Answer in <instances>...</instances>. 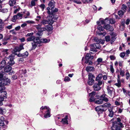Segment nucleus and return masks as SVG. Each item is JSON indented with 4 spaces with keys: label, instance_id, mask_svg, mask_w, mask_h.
Here are the masks:
<instances>
[{
    "label": "nucleus",
    "instance_id": "obj_1",
    "mask_svg": "<svg viewBox=\"0 0 130 130\" xmlns=\"http://www.w3.org/2000/svg\"><path fill=\"white\" fill-rule=\"evenodd\" d=\"M38 39V37H35V36H31L27 38V41H33L31 43L32 49L34 50L37 47Z\"/></svg>",
    "mask_w": 130,
    "mask_h": 130
},
{
    "label": "nucleus",
    "instance_id": "obj_2",
    "mask_svg": "<svg viewBox=\"0 0 130 130\" xmlns=\"http://www.w3.org/2000/svg\"><path fill=\"white\" fill-rule=\"evenodd\" d=\"M40 109L42 110L44 112V117L48 118L50 117V108L46 106H42L40 108Z\"/></svg>",
    "mask_w": 130,
    "mask_h": 130
},
{
    "label": "nucleus",
    "instance_id": "obj_3",
    "mask_svg": "<svg viewBox=\"0 0 130 130\" xmlns=\"http://www.w3.org/2000/svg\"><path fill=\"white\" fill-rule=\"evenodd\" d=\"M124 127L122 123L121 122L117 123L113 122L112 126L111 127V130H121L122 128Z\"/></svg>",
    "mask_w": 130,
    "mask_h": 130
},
{
    "label": "nucleus",
    "instance_id": "obj_4",
    "mask_svg": "<svg viewBox=\"0 0 130 130\" xmlns=\"http://www.w3.org/2000/svg\"><path fill=\"white\" fill-rule=\"evenodd\" d=\"M47 13L48 14L49 17L54 16L55 13L58 11V9L54 7L51 8V9L50 7H48L47 8Z\"/></svg>",
    "mask_w": 130,
    "mask_h": 130
},
{
    "label": "nucleus",
    "instance_id": "obj_5",
    "mask_svg": "<svg viewBox=\"0 0 130 130\" xmlns=\"http://www.w3.org/2000/svg\"><path fill=\"white\" fill-rule=\"evenodd\" d=\"M88 79L87 83L90 85H92L94 83V80L93 79L95 77L93 74L91 73H89L88 75Z\"/></svg>",
    "mask_w": 130,
    "mask_h": 130
},
{
    "label": "nucleus",
    "instance_id": "obj_6",
    "mask_svg": "<svg viewBox=\"0 0 130 130\" xmlns=\"http://www.w3.org/2000/svg\"><path fill=\"white\" fill-rule=\"evenodd\" d=\"M38 40H37V47L39 44L41 43H46L49 42L50 40L49 39H47L46 38L40 39V38L38 37Z\"/></svg>",
    "mask_w": 130,
    "mask_h": 130
},
{
    "label": "nucleus",
    "instance_id": "obj_7",
    "mask_svg": "<svg viewBox=\"0 0 130 130\" xmlns=\"http://www.w3.org/2000/svg\"><path fill=\"white\" fill-rule=\"evenodd\" d=\"M93 58V56H91L89 53H87L86 54L85 57V62L87 63L89 61H91Z\"/></svg>",
    "mask_w": 130,
    "mask_h": 130
},
{
    "label": "nucleus",
    "instance_id": "obj_8",
    "mask_svg": "<svg viewBox=\"0 0 130 130\" xmlns=\"http://www.w3.org/2000/svg\"><path fill=\"white\" fill-rule=\"evenodd\" d=\"M14 58V56L12 54L10 55L8 57V59L9 60L8 62V63L11 66L13 65L14 63V61H13Z\"/></svg>",
    "mask_w": 130,
    "mask_h": 130
},
{
    "label": "nucleus",
    "instance_id": "obj_9",
    "mask_svg": "<svg viewBox=\"0 0 130 130\" xmlns=\"http://www.w3.org/2000/svg\"><path fill=\"white\" fill-rule=\"evenodd\" d=\"M24 49L23 47V45L21 44L19 46H17L15 47L13 49V51L14 52V54L17 55L16 52H20L21 50Z\"/></svg>",
    "mask_w": 130,
    "mask_h": 130
},
{
    "label": "nucleus",
    "instance_id": "obj_10",
    "mask_svg": "<svg viewBox=\"0 0 130 130\" xmlns=\"http://www.w3.org/2000/svg\"><path fill=\"white\" fill-rule=\"evenodd\" d=\"M4 71L6 72H9V74H11L13 73V71L12 70V67L9 65L6 66L4 68Z\"/></svg>",
    "mask_w": 130,
    "mask_h": 130
},
{
    "label": "nucleus",
    "instance_id": "obj_11",
    "mask_svg": "<svg viewBox=\"0 0 130 130\" xmlns=\"http://www.w3.org/2000/svg\"><path fill=\"white\" fill-rule=\"evenodd\" d=\"M96 110L99 113H102L103 111H105L106 109L104 108V109L102 105L98 106L95 108Z\"/></svg>",
    "mask_w": 130,
    "mask_h": 130
},
{
    "label": "nucleus",
    "instance_id": "obj_12",
    "mask_svg": "<svg viewBox=\"0 0 130 130\" xmlns=\"http://www.w3.org/2000/svg\"><path fill=\"white\" fill-rule=\"evenodd\" d=\"M106 89L108 93L110 96H111L114 92L115 91V89L112 87L107 86Z\"/></svg>",
    "mask_w": 130,
    "mask_h": 130
},
{
    "label": "nucleus",
    "instance_id": "obj_13",
    "mask_svg": "<svg viewBox=\"0 0 130 130\" xmlns=\"http://www.w3.org/2000/svg\"><path fill=\"white\" fill-rule=\"evenodd\" d=\"M4 85H9L10 83V79L8 78H5L2 79Z\"/></svg>",
    "mask_w": 130,
    "mask_h": 130
},
{
    "label": "nucleus",
    "instance_id": "obj_14",
    "mask_svg": "<svg viewBox=\"0 0 130 130\" xmlns=\"http://www.w3.org/2000/svg\"><path fill=\"white\" fill-rule=\"evenodd\" d=\"M28 53L27 51L26 52L23 54L19 53L17 55L18 57H22L23 58H26L28 56Z\"/></svg>",
    "mask_w": 130,
    "mask_h": 130
},
{
    "label": "nucleus",
    "instance_id": "obj_15",
    "mask_svg": "<svg viewBox=\"0 0 130 130\" xmlns=\"http://www.w3.org/2000/svg\"><path fill=\"white\" fill-rule=\"evenodd\" d=\"M90 51L92 52H90V53L91 54H94L97 52L96 48L94 45H93V44H92L90 45Z\"/></svg>",
    "mask_w": 130,
    "mask_h": 130
},
{
    "label": "nucleus",
    "instance_id": "obj_16",
    "mask_svg": "<svg viewBox=\"0 0 130 130\" xmlns=\"http://www.w3.org/2000/svg\"><path fill=\"white\" fill-rule=\"evenodd\" d=\"M104 28V29L109 31H112L113 30V27L108 24L105 25Z\"/></svg>",
    "mask_w": 130,
    "mask_h": 130
},
{
    "label": "nucleus",
    "instance_id": "obj_17",
    "mask_svg": "<svg viewBox=\"0 0 130 130\" xmlns=\"http://www.w3.org/2000/svg\"><path fill=\"white\" fill-rule=\"evenodd\" d=\"M43 28L42 29L44 31L46 30L47 31H51L53 30L52 26L48 25L46 26Z\"/></svg>",
    "mask_w": 130,
    "mask_h": 130
},
{
    "label": "nucleus",
    "instance_id": "obj_18",
    "mask_svg": "<svg viewBox=\"0 0 130 130\" xmlns=\"http://www.w3.org/2000/svg\"><path fill=\"white\" fill-rule=\"evenodd\" d=\"M50 18L48 19V24H50V25H52L53 23L54 20V16H52L49 17Z\"/></svg>",
    "mask_w": 130,
    "mask_h": 130
},
{
    "label": "nucleus",
    "instance_id": "obj_19",
    "mask_svg": "<svg viewBox=\"0 0 130 130\" xmlns=\"http://www.w3.org/2000/svg\"><path fill=\"white\" fill-rule=\"evenodd\" d=\"M42 25L40 24H39L38 25H36L35 26V27L38 31H43L44 30H43L42 29L44 28V27H42Z\"/></svg>",
    "mask_w": 130,
    "mask_h": 130
},
{
    "label": "nucleus",
    "instance_id": "obj_20",
    "mask_svg": "<svg viewBox=\"0 0 130 130\" xmlns=\"http://www.w3.org/2000/svg\"><path fill=\"white\" fill-rule=\"evenodd\" d=\"M93 87L94 90L95 91H98L101 89V87L97 84V83H95Z\"/></svg>",
    "mask_w": 130,
    "mask_h": 130
},
{
    "label": "nucleus",
    "instance_id": "obj_21",
    "mask_svg": "<svg viewBox=\"0 0 130 130\" xmlns=\"http://www.w3.org/2000/svg\"><path fill=\"white\" fill-rule=\"evenodd\" d=\"M107 95L105 94L102 95L101 96V98L102 101H104L105 102H107L108 101V99L107 98Z\"/></svg>",
    "mask_w": 130,
    "mask_h": 130
},
{
    "label": "nucleus",
    "instance_id": "obj_22",
    "mask_svg": "<svg viewBox=\"0 0 130 130\" xmlns=\"http://www.w3.org/2000/svg\"><path fill=\"white\" fill-rule=\"evenodd\" d=\"M68 118V116L67 115H66L65 118L62 119L61 122L63 124H68V121L67 120Z\"/></svg>",
    "mask_w": 130,
    "mask_h": 130
},
{
    "label": "nucleus",
    "instance_id": "obj_23",
    "mask_svg": "<svg viewBox=\"0 0 130 130\" xmlns=\"http://www.w3.org/2000/svg\"><path fill=\"white\" fill-rule=\"evenodd\" d=\"M48 7L51 8L54 7L55 6V2L54 1H51L48 4Z\"/></svg>",
    "mask_w": 130,
    "mask_h": 130
},
{
    "label": "nucleus",
    "instance_id": "obj_24",
    "mask_svg": "<svg viewBox=\"0 0 130 130\" xmlns=\"http://www.w3.org/2000/svg\"><path fill=\"white\" fill-rule=\"evenodd\" d=\"M111 104L107 102L105 103L102 105L104 109V108H108L111 106Z\"/></svg>",
    "mask_w": 130,
    "mask_h": 130
},
{
    "label": "nucleus",
    "instance_id": "obj_25",
    "mask_svg": "<svg viewBox=\"0 0 130 130\" xmlns=\"http://www.w3.org/2000/svg\"><path fill=\"white\" fill-rule=\"evenodd\" d=\"M94 69V68L93 67L87 66L86 68V70L88 72H90L93 71Z\"/></svg>",
    "mask_w": 130,
    "mask_h": 130
},
{
    "label": "nucleus",
    "instance_id": "obj_26",
    "mask_svg": "<svg viewBox=\"0 0 130 130\" xmlns=\"http://www.w3.org/2000/svg\"><path fill=\"white\" fill-rule=\"evenodd\" d=\"M16 3V0H10L9 2V4L11 6H14Z\"/></svg>",
    "mask_w": 130,
    "mask_h": 130
},
{
    "label": "nucleus",
    "instance_id": "obj_27",
    "mask_svg": "<svg viewBox=\"0 0 130 130\" xmlns=\"http://www.w3.org/2000/svg\"><path fill=\"white\" fill-rule=\"evenodd\" d=\"M4 118L2 116L0 117V126H3L4 125Z\"/></svg>",
    "mask_w": 130,
    "mask_h": 130
},
{
    "label": "nucleus",
    "instance_id": "obj_28",
    "mask_svg": "<svg viewBox=\"0 0 130 130\" xmlns=\"http://www.w3.org/2000/svg\"><path fill=\"white\" fill-rule=\"evenodd\" d=\"M1 94L0 98H4V99L5 98H7L6 94L7 93L6 91H3L1 93Z\"/></svg>",
    "mask_w": 130,
    "mask_h": 130
},
{
    "label": "nucleus",
    "instance_id": "obj_29",
    "mask_svg": "<svg viewBox=\"0 0 130 130\" xmlns=\"http://www.w3.org/2000/svg\"><path fill=\"white\" fill-rule=\"evenodd\" d=\"M112 110V108L110 107L108 109V110L109 112L108 116L111 117H113V112Z\"/></svg>",
    "mask_w": 130,
    "mask_h": 130
},
{
    "label": "nucleus",
    "instance_id": "obj_30",
    "mask_svg": "<svg viewBox=\"0 0 130 130\" xmlns=\"http://www.w3.org/2000/svg\"><path fill=\"white\" fill-rule=\"evenodd\" d=\"M12 36L11 35H9L5 36L3 39V41H7L10 40Z\"/></svg>",
    "mask_w": 130,
    "mask_h": 130
},
{
    "label": "nucleus",
    "instance_id": "obj_31",
    "mask_svg": "<svg viewBox=\"0 0 130 130\" xmlns=\"http://www.w3.org/2000/svg\"><path fill=\"white\" fill-rule=\"evenodd\" d=\"M40 24H41L42 25H45L48 24V21L46 20H43L40 23Z\"/></svg>",
    "mask_w": 130,
    "mask_h": 130
},
{
    "label": "nucleus",
    "instance_id": "obj_32",
    "mask_svg": "<svg viewBox=\"0 0 130 130\" xmlns=\"http://www.w3.org/2000/svg\"><path fill=\"white\" fill-rule=\"evenodd\" d=\"M14 8L16 9H15L13 13L16 14L18 11L20 10V8L19 6H14L13 7Z\"/></svg>",
    "mask_w": 130,
    "mask_h": 130
},
{
    "label": "nucleus",
    "instance_id": "obj_33",
    "mask_svg": "<svg viewBox=\"0 0 130 130\" xmlns=\"http://www.w3.org/2000/svg\"><path fill=\"white\" fill-rule=\"evenodd\" d=\"M4 23L2 21V20L0 19V30H2L3 28Z\"/></svg>",
    "mask_w": 130,
    "mask_h": 130
},
{
    "label": "nucleus",
    "instance_id": "obj_34",
    "mask_svg": "<svg viewBox=\"0 0 130 130\" xmlns=\"http://www.w3.org/2000/svg\"><path fill=\"white\" fill-rule=\"evenodd\" d=\"M93 45L95 47L96 49H100L101 48V46L99 43L93 44Z\"/></svg>",
    "mask_w": 130,
    "mask_h": 130
},
{
    "label": "nucleus",
    "instance_id": "obj_35",
    "mask_svg": "<svg viewBox=\"0 0 130 130\" xmlns=\"http://www.w3.org/2000/svg\"><path fill=\"white\" fill-rule=\"evenodd\" d=\"M98 29L100 31H103L104 30V27H103L100 25H99L97 26Z\"/></svg>",
    "mask_w": 130,
    "mask_h": 130
},
{
    "label": "nucleus",
    "instance_id": "obj_36",
    "mask_svg": "<svg viewBox=\"0 0 130 130\" xmlns=\"http://www.w3.org/2000/svg\"><path fill=\"white\" fill-rule=\"evenodd\" d=\"M18 19V17H17V15H15L13 16V17L11 19V21L13 22H15L16 21V20L17 19Z\"/></svg>",
    "mask_w": 130,
    "mask_h": 130
},
{
    "label": "nucleus",
    "instance_id": "obj_37",
    "mask_svg": "<svg viewBox=\"0 0 130 130\" xmlns=\"http://www.w3.org/2000/svg\"><path fill=\"white\" fill-rule=\"evenodd\" d=\"M126 8L127 6L123 4L122 6L121 10L125 12L126 11Z\"/></svg>",
    "mask_w": 130,
    "mask_h": 130
},
{
    "label": "nucleus",
    "instance_id": "obj_38",
    "mask_svg": "<svg viewBox=\"0 0 130 130\" xmlns=\"http://www.w3.org/2000/svg\"><path fill=\"white\" fill-rule=\"evenodd\" d=\"M103 102L102 100L101 99H99L96 100L95 102V103L98 104H102Z\"/></svg>",
    "mask_w": 130,
    "mask_h": 130
},
{
    "label": "nucleus",
    "instance_id": "obj_39",
    "mask_svg": "<svg viewBox=\"0 0 130 130\" xmlns=\"http://www.w3.org/2000/svg\"><path fill=\"white\" fill-rule=\"evenodd\" d=\"M16 15H17L18 19H21L22 18L23 14H21L20 13H19Z\"/></svg>",
    "mask_w": 130,
    "mask_h": 130
},
{
    "label": "nucleus",
    "instance_id": "obj_40",
    "mask_svg": "<svg viewBox=\"0 0 130 130\" xmlns=\"http://www.w3.org/2000/svg\"><path fill=\"white\" fill-rule=\"evenodd\" d=\"M102 77V75L101 74H99L96 78L95 80L97 81L100 80Z\"/></svg>",
    "mask_w": 130,
    "mask_h": 130
},
{
    "label": "nucleus",
    "instance_id": "obj_41",
    "mask_svg": "<svg viewBox=\"0 0 130 130\" xmlns=\"http://www.w3.org/2000/svg\"><path fill=\"white\" fill-rule=\"evenodd\" d=\"M124 12H125L122 11V10H121L118 11V14L121 17L123 15Z\"/></svg>",
    "mask_w": 130,
    "mask_h": 130
},
{
    "label": "nucleus",
    "instance_id": "obj_42",
    "mask_svg": "<svg viewBox=\"0 0 130 130\" xmlns=\"http://www.w3.org/2000/svg\"><path fill=\"white\" fill-rule=\"evenodd\" d=\"M109 22L111 24H114L115 22V20L113 18H111L109 20Z\"/></svg>",
    "mask_w": 130,
    "mask_h": 130
},
{
    "label": "nucleus",
    "instance_id": "obj_43",
    "mask_svg": "<svg viewBox=\"0 0 130 130\" xmlns=\"http://www.w3.org/2000/svg\"><path fill=\"white\" fill-rule=\"evenodd\" d=\"M120 75L122 76H123L125 75V72L124 71L122 70L120 68Z\"/></svg>",
    "mask_w": 130,
    "mask_h": 130
},
{
    "label": "nucleus",
    "instance_id": "obj_44",
    "mask_svg": "<svg viewBox=\"0 0 130 130\" xmlns=\"http://www.w3.org/2000/svg\"><path fill=\"white\" fill-rule=\"evenodd\" d=\"M6 110L4 108H0V113L3 114L5 112Z\"/></svg>",
    "mask_w": 130,
    "mask_h": 130
},
{
    "label": "nucleus",
    "instance_id": "obj_45",
    "mask_svg": "<svg viewBox=\"0 0 130 130\" xmlns=\"http://www.w3.org/2000/svg\"><path fill=\"white\" fill-rule=\"evenodd\" d=\"M116 38L115 37L112 36L110 39L111 44H112L115 40Z\"/></svg>",
    "mask_w": 130,
    "mask_h": 130
},
{
    "label": "nucleus",
    "instance_id": "obj_46",
    "mask_svg": "<svg viewBox=\"0 0 130 130\" xmlns=\"http://www.w3.org/2000/svg\"><path fill=\"white\" fill-rule=\"evenodd\" d=\"M70 78L68 77V76H66V77L64 79V81L66 82H68L70 81Z\"/></svg>",
    "mask_w": 130,
    "mask_h": 130
},
{
    "label": "nucleus",
    "instance_id": "obj_47",
    "mask_svg": "<svg viewBox=\"0 0 130 130\" xmlns=\"http://www.w3.org/2000/svg\"><path fill=\"white\" fill-rule=\"evenodd\" d=\"M36 5V3L35 2L33 1V0H32L31 1V5L30 6L31 7H32V6H35Z\"/></svg>",
    "mask_w": 130,
    "mask_h": 130
},
{
    "label": "nucleus",
    "instance_id": "obj_48",
    "mask_svg": "<svg viewBox=\"0 0 130 130\" xmlns=\"http://www.w3.org/2000/svg\"><path fill=\"white\" fill-rule=\"evenodd\" d=\"M97 81L98 82V83H97V84L100 86L101 85L103 84L104 83V82L103 81L101 80H99Z\"/></svg>",
    "mask_w": 130,
    "mask_h": 130
},
{
    "label": "nucleus",
    "instance_id": "obj_49",
    "mask_svg": "<svg viewBox=\"0 0 130 130\" xmlns=\"http://www.w3.org/2000/svg\"><path fill=\"white\" fill-rule=\"evenodd\" d=\"M106 41V42L109 41L110 40V37L109 36H106L105 37Z\"/></svg>",
    "mask_w": 130,
    "mask_h": 130
},
{
    "label": "nucleus",
    "instance_id": "obj_50",
    "mask_svg": "<svg viewBox=\"0 0 130 130\" xmlns=\"http://www.w3.org/2000/svg\"><path fill=\"white\" fill-rule=\"evenodd\" d=\"M125 21L124 20H122L121 22V25L123 27V28L125 26Z\"/></svg>",
    "mask_w": 130,
    "mask_h": 130
},
{
    "label": "nucleus",
    "instance_id": "obj_51",
    "mask_svg": "<svg viewBox=\"0 0 130 130\" xmlns=\"http://www.w3.org/2000/svg\"><path fill=\"white\" fill-rule=\"evenodd\" d=\"M39 31L36 34V35L37 36H40L42 35L43 33L42 32L43 31Z\"/></svg>",
    "mask_w": 130,
    "mask_h": 130
},
{
    "label": "nucleus",
    "instance_id": "obj_52",
    "mask_svg": "<svg viewBox=\"0 0 130 130\" xmlns=\"http://www.w3.org/2000/svg\"><path fill=\"white\" fill-rule=\"evenodd\" d=\"M6 88L4 86H3L2 87H0V93H1Z\"/></svg>",
    "mask_w": 130,
    "mask_h": 130
},
{
    "label": "nucleus",
    "instance_id": "obj_53",
    "mask_svg": "<svg viewBox=\"0 0 130 130\" xmlns=\"http://www.w3.org/2000/svg\"><path fill=\"white\" fill-rule=\"evenodd\" d=\"M39 7L42 9V10L43 11L44 9L45 5L44 4H42L39 6Z\"/></svg>",
    "mask_w": 130,
    "mask_h": 130
},
{
    "label": "nucleus",
    "instance_id": "obj_54",
    "mask_svg": "<svg viewBox=\"0 0 130 130\" xmlns=\"http://www.w3.org/2000/svg\"><path fill=\"white\" fill-rule=\"evenodd\" d=\"M125 75L126 76V78L128 80L130 77V75L129 74L128 72H126L125 74Z\"/></svg>",
    "mask_w": 130,
    "mask_h": 130
},
{
    "label": "nucleus",
    "instance_id": "obj_55",
    "mask_svg": "<svg viewBox=\"0 0 130 130\" xmlns=\"http://www.w3.org/2000/svg\"><path fill=\"white\" fill-rule=\"evenodd\" d=\"M5 64L6 62L5 60H3L1 62V66L3 67L5 65Z\"/></svg>",
    "mask_w": 130,
    "mask_h": 130
},
{
    "label": "nucleus",
    "instance_id": "obj_56",
    "mask_svg": "<svg viewBox=\"0 0 130 130\" xmlns=\"http://www.w3.org/2000/svg\"><path fill=\"white\" fill-rule=\"evenodd\" d=\"M8 11L7 8H4L2 10L1 12L3 13H6Z\"/></svg>",
    "mask_w": 130,
    "mask_h": 130
},
{
    "label": "nucleus",
    "instance_id": "obj_57",
    "mask_svg": "<svg viewBox=\"0 0 130 130\" xmlns=\"http://www.w3.org/2000/svg\"><path fill=\"white\" fill-rule=\"evenodd\" d=\"M95 94V92H93L91 93H89V96H91V97H93Z\"/></svg>",
    "mask_w": 130,
    "mask_h": 130
},
{
    "label": "nucleus",
    "instance_id": "obj_58",
    "mask_svg": "<svg viewBox=\"0 0 130 130\" xmlns=\"http://www.w3.org/2000/svg\"><path fill=\"white\" fill-rule=\"evenodd\" d=\"M94 41L97 42V43H98V42H101V41H102L101 39H99L97 38H95L94 39Z\"/></svg>",
    "mask_w": 130,
    "mask_h": 130
},
{
    "label": "nucleus",
    "instance_id": "obj_59",
    "mask_svg": "<svg viewBox=\"0 0 130 130\" xmlns=\"http://www.w3.org/2000/svg\"><path fill=\"white\" fill-rule=\"evenodd\" d=\"M34 33L33 32H31L30 33H28L26 35V37H30L31 36H33Z\"/></svg>",
    "mask_w": 130,
    "mask_h": 130
},
{
    "label": "nucleus",
    "instance_id": "obj_60",
    "mask_svg": "<svg viewBox=\"0 0 130 130\" xmlns=\"http://www.w3.org/2000/svg\"><path fill=\"white\" fill-rule=\"evenodd\" d=\"M93 0H83V2L85 3H88Z\"/></svg>",
    "mask_w": 130,
    "mask_h": 130
},
{
    "label": "nucleus",
    "instance_id": "obj_61",
    "mask_svg": "<svg viewBox=\"0 0 130 130\" xmlns=\"http://www.w3.org/2000/svg\"><path fill=\"white\" fill-rule=\"evenodd\" d=\"M125 55V54L124 52L120 53V56L122 58H123Z\"/></svg>",
    "mask_w": 130,
    "mask_h": 130
},
{
    "label": "nucleus",
    "instance_id": "obj_62",
    "mask_svg": "<svg viewBox=\"0 0 130 130\" xmlns=\"http://www.w3.org/2000/svg\"><path fill=\"white\" fill-rule=\"evenodd\" d=\"M103 61V59L102 58H98L97 60V61L99 63H100L101 62Z\"/></svg>",
    "mask_w": 130,
    "mask_h": 130
},
{
    "label": "nucleus",
    "instance_id": "obj_63",
    "mask_svg": "<svg viewBox=\"0 0 130 130\" xmlns=\"http://www.w3.org/2000/svg\"><path fill=\"white\" fill-rule=\"evenodd\" d=\"M4 100V99L3 98H0V106H1L3 105L2 102Z\"/></svg>",
    "mask_w": 130,
    "mask_h": 130
},
{
    "label": "nucleus",
    "instance_id": "obj_64",
    "mask_svg": "<svg viewBox=\"0 0 130 130\" xmlns=\"http://www.w3.org/2000/svg\"><path fill=\"white\" fill-rule=\"evenodd\" d=\"M95 99L93 97H91L89 101L90 102H93L94 101Z\"/></svg>",
    "mask_w": 130,
    "mask_h": 130
}]
</instances>
